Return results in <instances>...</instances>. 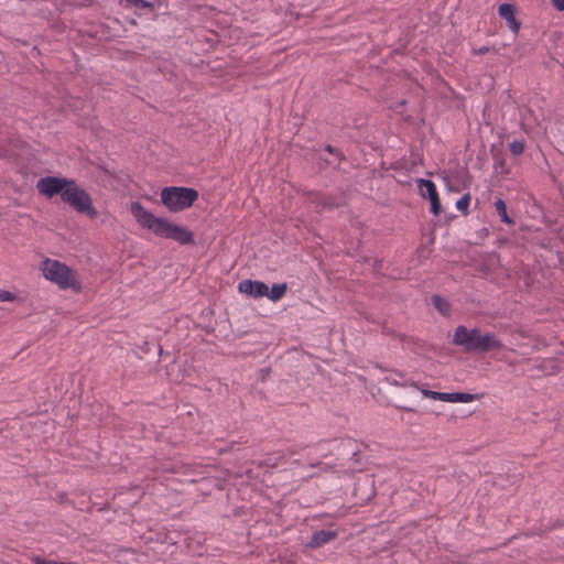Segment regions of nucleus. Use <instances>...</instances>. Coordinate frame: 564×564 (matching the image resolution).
Returning <instances> with one entry per match:
<instances>
[{
	"label": "nucleus",
	"mask_w": 564,
	"mask_h": 564,
	"mask_svg": "<svg viewBox=\"0 0 564 564\" xmlns=\"http://www.w3.org/2000/svg\"><path fill=\"white\" fill-rule=\"evenodd\" d=\"M34 564H75V563H65V562H56L52 560H44L39 556L33 557Z\"/></svg>",
	"instance_id": "obj_21"
},
{
	"label": "nucleus",
	"mask_w": 564,
	"mask_h": 564,
	"mask_svg": "<svg viewBox=\"0 0 564 564\" xmlns=\"http://www.w3.org/2000/svg\"><path fill=\"white\" fill-rule=\"evenodd\" d=\"M120 2L126 8L133 7L135 9H140V10L152 9L153 8V4L148 2V1H145V0H120Z\"/></svg>",
	"instance_id": "obj_15"
},
{
	"label": "nucleus",
	"mask_w": 564,
	"mask_h": 564,
	"mask_svg": "<svg viewBox=\"0 0 564 564\" xmlns=\"http://www.w3.org/2000/svg\"><path fill=\"white\" fill-rule=\"evenodd\" d=\"M405 384H408V382ZM409 386L417 388L416 383H414V382L409 383Z\"/></svg>",
	"instance_id": "obj_25"
},
{
	"label": "nucleus",
	"mask_w": 564,
	"mask_h": 564,
	"mask_svg": "<svg viewBox=\"0 0 564 564\" xmlns=\"http://www.w3.org/2000/svg\"><path fill=\"white\" fill-rule=\"evenodd\" d=\"M495 208L502 223L508 225L513 224L512 219L508 216L507 205L502 199L496 200Z\"/></svg>",
	"instance_id": "obj_13"
},
{
	"label": "nucleus",
	"mask_w": 564,
	"mask_h": 564,
	"mask_svg": "<svg viewBox=\"0 0 564 564\" xmlns=\"http://www.w3.org/2000/svg\"><path fill=\"white\" fill-rule=\"evenodd\" d=\"M62 200L79 214H85L90 218L97 216V210L94 207L90 195L84 188L79 187L74 180L69 181L64 191Z\"/></svg>",
	"instance_id": "obj_4"
},
{
	"label": "nucleus",
	"mask_w": 564,
	"mask_h": 564,
	"mask_svg": "<svg viewBox=\"0 0 564 564\" xmlns=\"http://www.w3.org/2000/svg\"><path fill=\"white\" fill-rule=\"evenodd\" d=\"M421 393L423 397L433 399V400H442V392H436L427 389H421Z\"/></svg>",
	"instance_id": "obj_19"
},
{
	"label": "nucleus",
	"mask_w": 564,
	"mask_h": 564,
	"mask_svg": "<svg viewBox=\"0 0 564 564\" xmlns=\"http://www.w3.org/2000/svg\"><path fill=\"white\" fill-rule=\"evenodd\" d=\"M469 203H470V197L469 195H465L463 196L462 198H459L456 203V208L463 213H467L468 210V206H469Z\"/></svg>",
	"instance_id": "obj_18"
},
{
	"label": "nucleus",
	"mask_w": 564,
	"mask_h": 564,
	"mask_svg": "<svg viewBox=\"0 0 564 564\" xmlns=\"http://www.w3.org/2000/svg\"><path fill=\"white\" fill-rule=\"evenodd\" d=\"M499 15L507 20L509 28L517 33L520 29L519 22L514 18V7L510 3H503L498 9Z\"/></svg>",
	"instance_id": "obj_8"
},
{
	"label": "nucleus",
	"mask_w": 564,
	"mask_h": 564,
	"mask_svg": "<svg viewBox=\"0 0 564 564\" xmlns=\"http://www.w3.org/2000/svg\"><path fill=\"white\" fill-rule=\"evenodd\" d=\"M198 193L193 188L166 187L162 189L161 199L171 212H181L193 205Z\"/></svg>",
	"instance_id": "obj_5"
},
{
	"label": "nucleus",
	"mask_w": 564,
	"mask_h": 564,
	"mask_svg": "<svg viewBox=\"0 0 564 564\" xmlns=\"http://www.w3.org/2000/svg\"><path fill=\"white\" fill-rule=\"evenodd\" d=\"M417 186L422 196L431 198V196L438 194L435 184L430 180H417Z\"/></svg>",
	"instance_id": "obj_12"
},
{
	"label": "nucleus",
	"mask_w": 564,
	"mask_h": 564,
	"mask_svg": "<svg viewBox=\"0 0 564 564\" xmlns=\"http://www.w3.org/2000/svg\"><path fill=\"white\" fill-rule=\"evenodd\" d=\"M326 151H327L328 153H330V154L335 153V149H334L333 147H330V145H327V147H326Z\"/></svg>",
	"instance_id": "obj_23"
},
{
	"label": "nucleus",
	"mask_w": 564,
	"mask_h": 564,
	"mask_svg": "<svg viewBox=\"0 0 564 564\" xmlns=\"http://www.w3.org/2000/svg\"><path fill=\"white\" fill-rule=\"evenodd\" d=\"M238 290L250 297L260 299L265 296L268 285L261 281L243 280L238 284Z\"/></svg>",
	"instance_id": "obj_7"
},
{
	"label": "nucleus",
	"mask_w": 564,
	"mask_h": 564,
	"mask_svg": "<svg viewBox=\"0 0 564 564\" xmlns=\"http://www.w3.org/2000/svg\"><path fill=\"white\" fill-rule=\"evenodd\" d=\"M509 149L513 155H520L523 153L525 147L522 141L514 140L509 144Z\"/></svg>",
	"instance_id": "obj_16"
},
{
	"label": "nucleus",
	"mask_w": 564,
	"mask_h": 564,
	"mask_svg": "<svg viewBox=\"0 0 564 564\" xmlns=\"http://www.w3.org/2000/svg\"><path fill=\"white\" fill-rule=\"evenodd\" d=\"M487 51H488V48H480V50H479V53H480V54H484V53H486Z\"/></svg>",
	"instance_id": "obj_24"
},
{
	"label": "nucleus",
	"mask_w": 564,
	"mask_h": 564,
	"mask_svg": "<svg viewBox=\"0 0 564 564\" xmlns=\"http://www.w3.org/2000/svg\"><path fill=\"white\" fill-rule=\"evenodd\" d=\"M129 210L141 228L151 231L159 238L172 239L181 245L194 242L193 234L187 228L170 223L165 218L156 217L139 202H132Z\"/></svg>",
	"instance_id": "obj_1"
},
{
	"label": "nucleus",
	"mask_w": 564,
	"mask_h": 564,
	"mask_svg": "<svg viewBox=\"0 0 564 564\" xmlns=\"http://www.w3.org/2000/svg\"><path fill=\"white\" fill-rule=\"evenodd\" d=\"M39 268L45 280L57 285L59 290H72L75 293L82 292L83 283L78 272L66 263L55 259L44 258Z\"/></svg>",
	"instance_id": "obj_2"
},
{
	"label": "nucleus",
	"mask_w": 564,
	"mask_h": 564,
	"mask_svg": "<svg viewBox=\"0 0 564 564\" xmlns=\"http://www.w3.org/2000/svg\"><path fill=\"white\" fill-rule=\"evenodd\" d=\"M429 199L431 202V212L435 216L440 215L441 214V202H440L438 194L431 196V198H429Z\"/></svg>",
	"instance_id": "obj_17"
},
{
	"label": "nucleus",
	"mask_w": 564,
	"mask_h": 564,
	"mask_svg": "<svg viewBox=\"0 0 564 564\" xmlns=\"http://www.w3.org/2000/svg\"><path fill=\"white\" fill-rule=\"evenodd\" d=\"M479 397L477 394L471 393H465V392H454V393H447L442 392V400L443 402H449V403H469L478 400Z\"/></svg>",
	"instance_id": "obj_9"
},
{
	"label": "nucleus",
	"mask_w": 564,
	"mask_h": 564,
	"mask_svg": "<svg viewBox=\"0 0 564 564\" xmlns=\"http://www.w3.org/2000/svg\"><path fill=\"white\" fill-rule=\"evenodd\" d=\"M17 300V296L7 291V290H0V302H13Z\"/></svg>",
	"instance_id": "obj_20"
},
{
	"label": "nucleus",
	"mask_w": 564,
	"mask_h": 564,
	"mask_svg": "<svg viewBox=\"0 0 564 564\" xmlns=\"http://www.w3.org/2000/svg\"><path fill=\"white\" fill-rule=\"evenodd\" d=\"M552 4L558 11H563L564 10V0H552Z\"/></svg>",
	"instance_id": "obj_22"
},
{
	"label": "nucleus",
	"mask_w": 564,
	"mask_h": 564,
	"mask_svg": "<svg viewBox=\"0 0 564 564\" xmlns=\"http://www.w3.org/2000/svg\"><path fill=\"white\" fill-rule=\"evenodd\" d=\"M337 536L336 532L334 531H327V530H321L313 534L310 546L312 547H319L330 541H333Z\"/></svg>",
	"instance_id": "obj_10"
},
{
	"label": "nucleus",
	"mask_w": 564,
	"mask_h": 564,
	"mask_svg": "<svg viewBox=\"0 0 564 564\" xmlns=\"http://www.w3.org/2000/svg\"><path fill=\"white\" fill-rule=\"evenodd\" d=\"M453 343L462 346L466 351L488 352L499 350L502 344L492 334H481L479 329H468L465 326H458L455 329Z\"/></svg>",
	"instance_id": "obj_3"
},
{
	"label": "nucleus",
	"mask_w": 564,
	"mask_h": 564,
	"mask_svg": "<svg viewBox=\"0 0 564 564\" xmlns=\"http://www.w3.org/2000/svg\"><path fill=\"white\" fill-rule=\"evenodd\" d=\"M432 302H433L434 306L436 307V310L441 314H443V315L449 314V304L446 300H444L443 297H441L438 295H434L432 297Z\"/></svg>",
	"instance_id": "obj_14"
},
{
	"label": "nucleus",
	"mask_w": 564,
	"mask_h": 564,
	"mask_svg": "<svg viewBox=\"0 0 564 564\" xmlns=\"http://www.w3.org/2000/svg\"><path fill=\"white\" fill-rule=\"evenodd\" d=\"M288 286L285 283L274 284L271 289L268 288L265 296L272 302L280 301L286 293Z\"/></svg>",
	"instance_id": "obj_11"
},
{
	"label": "nucleus",
	"mask_w": 564,
	"mask_h": 564,
	"mask_svg": "<svg viewBox=\"0 0 564 564\" xmlns=\"http://www.w3.org/2000/svg\"><path fill=\"white\" fill-rule=\"evenodd\" d=\"M69 181V178L65 177L45 176L37 181L36 189L47 198H52L57 194L63 198L64 191L66 189Z\"/></svg>",
	"instance_id": "obj_6"
}]
</instances>
